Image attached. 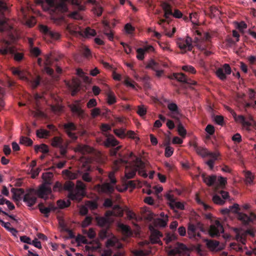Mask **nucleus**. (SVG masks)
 I'll return each mask as SVG.
<instances>
[{
    "label": "nucleus",
    "mask_w": 256,
    "mask_h": 256,
    "mask_svg": "<svg viewBox=\"0 0 256 256\" xmlns=\"http://www.w3.org/2000/svg\"><path fill=\"white\" fill-rule=\"evenodd\" d=\"M34 150L36 152H38L40 150L44 154H47L49 152L48 146L44 144L40 146L36 145L34 146Z\"/></svg>",
    "instance_id": "obj_35"
},
{
    "label": "nucleus",
    "mask_w": 256,
    "mask_h": 256,
    "mask_svg": "<svg viewBox=\"0 0 256 256\" xmlns=\"http://www.w3.org/2000/svg\"><path fill=\"white\" fill-rule=\"evenodd\" d=\"M202 178L204 183L208 186H212L216 182V176L215 175L207 176L205 174H202Z\"/></svg>",
    "instance_id": "obj_24"
},
{
    "label": "nucleus",
    "mask_w": 256,
    "mask_h": 256,
    "mask_svg": "<svg viewBox=\"0 0 256 256\" xmlns=\"http://www.w3.org/2000/svg\"><path fill=\"white\" fill-rule=\"evenodd\" d=\"M38 207L40 212L44 214L45 217L48 218L50 212L49 208L46 207L42 203L39 204Z\"/></svg>",
    "instance_id": "obj_34"
},
{
    "label": "nucleus",
    "mask_w": 256,
    "mask_h": 256,
    "mask_svg": "<svg viewBox=\"0 0 256 256\" xmlns=\"http://www.w3.org/2000/svg\"><path fill=\"white\" fill-rule=\"evenodd\" d=\"M84 35L88 37L90 36H95L96 34L94 30L92 29L89 27L86 28L84 31Z\"/></svg>",
    "instance_id": "obj_51"
},
{
    "label": "nucleus",
    "mask_w": 256,
    "mask_h": 256,
    "mask_svg": "<svg viewBox=\"0 0 256 256\" xmlns=\"http://www.w3.org/2000/svg\"><path fill=\"white\" fill-rule=\"evenodd\" d=\"M98 224L101 227L109 226L110 222L108 218L105 217L98 216L96 218Z\"/></svg>",
    "instance_id": "obj_27"
},
{
    "label": "nucleus",
    "mask_w": 256,
    "mask_h": 256,
    "mask_svg": "<svg viewBox=\"0 0 256 256\" xmlns=\"http://www.w3.org/2000/svg\"><path fill=\"white\" fill-rule=\"evenodd\" d=\"M232 210L234 212L238 213V218L239 220L242 221L244 224H248L250 222L256 221V215L252 212H251L249 216L242 212H238L240 210V206L237 204H234L231 206Z\"/></svg>",
    "instance_id": "obj_4"
},
{
    "label": "nucleus",
    "mask_w": 256,
    "mask_h": 256,
    "mask_svg": "<svg viewBox=\"0 0 256 256\" xmlns=\"http://www.w3.org/2000/svg\"><path fill=\"white\" fill-rule=\"evenodd\" d=\"M76 242H78V243H82L84 244H92V242H90L88 241L86 236H82L81 234H78L76 238Z\"/></svg>",
    "instance_id": "obj_38"
},
{
    "label": "nucleus",
    "mask_w": 256,
    "mask_h": 256,
    "mask_svg": "<svg viewBox=\"0 0 256 256\" xmlns=\"http://www.w3.org/2000/svg\"><path fill=\"white\" fill-rule=\"evenodd\" d=\"M32 140L28 138L22 136L20 138V144L26 146H30L32 144Z\"/></svg>",
    "instance_id": "obj_42"
},
{
    "label": "nucleus",
    "mask_w": 256,
    "mask_h": 256,
    "mask_svg": "<svg viewBox=\"0 0 256 256\" xmlns=\"http://www.w3.org/2000/svg\"><path fill=\"white\" fill-rule=\"evenodd\" d=\"M14 49L12 46H10L8 42H5L4 46L0 47V54L5 56L8 54H14V59L18 62L22 60L24 58V55L22 53H14Z\"/></svg>",
    "instance_id": "obj_6"
},
{
    "label": "nucleus",
    "mask_w": 256,
    "mask_h": 256,
    "mask_svg": "<svg viewBox=\"0 0 256 256\" xmlns=\"http://www.w3.org/2000/svg\"><path fill=\"white\" fill-rule=\"evenodd\" d=\"M110 234L108 230V227L106 228H102L98 234L99 237L101 240H104L110 236Z\"/></svg>",
    "instance_id": "obj_40"
},
{
    "label": "nucleus",
    "mask_w": 256,
    "mask_h": 256,
    "mask_svg": "<svg viewBox=\"0 0 256 256\" xmlns=\"http://www.w3.org/2000/svg\"><path fill=\"white\" fill-rule=\"evenodd\" d=\"M94 189L99 193L111 194L114 190V185L108 182H104L102 184H98L96 185Z\"/></svg>",
    "instance_id": "obj_11"
},
{
    "label": "nucleus",
    "mask_w": 256,
    "mask_h": 256,
    "mask_svg": "<svg viewBox=\"0 0 256 256\" xmlns=\"http://www.w3.org/2000/svg\"><path fill=\"white\" fill-rule=\"evenodd\" d=\"M212 200L214 203L217 204L222 205L224 204L225 201L222 199L220 196L215 194L213 196Z\"/></svg>",
    "instance_id": "obj_53"
},
{
    "label": "nucleus",
    "mask_w": 256,
    "mask_h": 256,
    "mask_svg": "<svg viewBox=\"0 0 256 256\" xmlns=\"http://www.w3.org/2000/svg\"><path fill=\"white\" fill-rule=\"evenodd\" d=\"M146 68H150L156 71L161 68L160 64L154 60H150L146 66Z\"/></svg>",
    "instance_id": "obj_28"
},
{
    "label": "nucleus",
    "mask_w": 256,
    "mask_h": 256,
    "mask_svg": "<svg viewBox=\"0 0 256 256\" xmlns=\"http://www.w3.org/2000/svg\"><path fill=\"white\" fill-rule=\"evenodd\" d=\"M244 106L246 110L251 109L256 110V100H255L254 102H244Z\"/></svg>",
    "instance_id": "obj_48"
},
{
    "label": "nucleus",
    "mask_w": 256,
    "mask_h": 256,
    "mask_svg": "<svg viewBox=\"0 0 256 256\" xmlns=\"http://www.w3.org/2000/svg\"><path fill=\"white\" fill-rule=\"evenodd\" d=\"M168 78L170 79H176L180 82L188 84L190 85H195L196 83L195 81L188 78L186 76L182 73H174Z\"/></svg>",
    "instance_id": "obj_17"
},
{
    "label": "nucleus",
    "mask_w": 256,
    "mask_h": 256,
    "mask_svg": "<svg viewBox=\"0 0 256 256\" xmlns=\"http://www.w3.org/2000/svg\"><path fill=\"white\" fill-rule=\"evenodd\" d=\"M178 134L182 137H185L186 132L184 126L181 124H179L178 126Z\"/></svg>",
    "instance_id": "obj_59"
},
{
    "label": "nucleus",
    "mask_w": 256,
    "mask_h": 256,
    "mask_svg": "<svg viewBox=\"0 0 256 256\" xmlns=\"http://www.w3.org/2000/svg\"><path fill=\"white\" fill-rule=\"evenodd\" d=\"M166 104L168 110L172 112H177L178 106L176 104L170 100H168L166 102Z\"/></svg>",
    "instance_id": "obj_46"
},
{
    "label": "nucleus",
    "mask_w": 256,
    "mask_h": 256,
    "mask_svg": "<svg viewBox=\"0 0 256 256\" xmlns=\"http://www.w3.org/2000/svg\"><path fill=\"white\" fill-rule=\"evenodd\" d=\"M213 120L218 124L223 126L224 124V117L222 116L215 115L214 114L212 115Z\"/></svg>",
    "instance_id": "obj_39"
},
{
    "label": "nucleus",
    "mask_w": 256,
    "mask_h": 256,
    "mask_svg": "<svg viewBox=\"0 0 256 256\" xmlns=\"http://www.w3.org/2000/svg\"><path fill=\"white\" fill-rule=\"evenodd\" d=\"M114 133L120 138L126 137V130L124 128L115 129L114 130Z\"/></svg>",
    "instance_id": "obj_44"
},
{
    "label": "nucleus",
    "mask_w": 256,
    "mask_h": 256,
    "mask_svg": "<svg viewBox=\"0 0 256 256\" xmlns=\"http://www.w3.org/2000/svg\"><path fill=\"white\" fill-rule=\"evenodd\" d=\"M234 232L236 234V239L242 244H244L246 241V237L248 236L246 230H240L238 228H234Z\"/></svg>",
    "instance_id": "obj_22"
},
{
    "label": "nucleus",
    "mask_w": 256,
    "mask_h": 256,
    "mask_svg": "<svg viewBox=\"0 0 256 256\" xmlns=\"http://www.w3.org/2000/svg\"><path fill=\"white\" fill-rule=\"evenodd\" d=\"M162 9L164 12V17L166 19H168L170 16H172L174 18H182V14L178 9H175L172 12V6L166 2H162L160 4Z\"/></svg>",
    "instance_id": "obj_5"
},
{
    "label": "nucleus",
    "mask_w": 256,
    "mask_h": 256,
    "mask_svg": "<svg viewBox=\"0 0 256 256\" xmlns=\"http://www.w3.org/2000/svg\"><path fill=\"white\" fill-rule=\"evenodd\" d=\"M208 247L210 248L215 249L216 248L219 244V242L216 240H208L206 243Z\"/></svg>",
    "instance_id": "obj_57"
},
{
    "label": "nucleus",
    "mask_w": 256,
    "mask_h": 256,
    "mask_svg": "<svg viewBox=\"0 0 256 256\" xmlns=\"http://www.w3.org/2000/svg\"><path fill=\"white\" fill-rule=\"evenodd\" d=\"M53 177V174L51 172H45L42 174V179L44 181L43 184H51V180Z\"/></svg>",
    "instance_id": "obj_33"
},
{
    "label": "nucleus",
    "mask_w": 256,
    "mask_h": 256,
    "mask_svg": "<svg viewBox=\"0 0 256 256\" xmlns=\"http://www.w3.org/2000/svg\"><path fill=\"white\" fill-rule=\"evenodd\" d=\"M93 148L86 144H78L74 148V151L82 154H88L93 152Z\"/></svg>",
    "instance_id": "obj_21"
},
{
    "label": "nucleus",
    "mask_w": 256,
    "mask_h": 256,
    "mask_svg": "<svg viewBox=\"0 0 256 256\" xmlns=\"http://www.w3.org/2000/svg\"><path fill=\"white\" fill-rule=\"evenodd\" d=\"M196 151L199 154L204 156H207L210 157V158L206 161V164L209 166L210 169L212 170L214 168V162L218 160L220 154L217 152H209L207 150L200 147H198Z\"/></svg>",
    "instance_id": "obj_3"
},
{
    "label": "nucleus",
    "mask_w": 256,
    "mask_h": 256,
    "mask_svg": "<svg viewBox=\"0 0 256 256\" xmlns=\"http://www.w3.org/2000/svg\"><path fill=\"white\" fill-rule=\"evenodd\" d=\"M86 185L80 180H78L76 188H74V194H76L75 200L80 201L82 196H84Z\"/></svg>",
    "instance_id": "obj_15"
},
{
    "label": "nucleus",
    "mask_w": 256,
    "mask_h": 256,
    "mask_svg": "<svg viewBox=\"0 0 256 256\" xmlns=\"http://www.w3.org/2000/svg\"><path fill=\"white\" fill-rule=\"evenodd\" d=\"M32 54L34 56H38L40 54V50L37 47L32 48L30 50Z\"/></svg>",
    "instance_id": "obj_64"
},
{
    "label": "nucleus",
    "mask_w": 256,
    "mask_h": 256,
    "mask_svg": "<svg viewBox=\"0 0 256 256\" xmlns=\"http://www.w3.org/2000/svg\"><path fill=\"white\" fill-rule=\"evenodd\" d=\"M168 220V217L166 216L165 218H157L156 220V223L157 226L162 228H164L166 226Z\"/></svg>",
    "instance_id": "obj_37"
},
{
    "label": "nucleus",
    "mask_w": 256,
    "mask_h": 256,
    "mask_svg": "<svg viewBox=\"0 0 256 256\" xmlns=\"http://www.w3.org/2000/svg\"><path fill=\"white\" fill-rule=\"evenodd\" d=\"M170 207L171 208L174 210L175 208L179 209L180 210H183L184 209V206L183 203L180 202L175 201L174 204H172Z\"/></svg>",
    "instance_id": "obj_50"
},
{
    "label": "nucleus",
    "mask_w": 256,
    "mask_h": 256,
    "mask_svg": "<svg viewBox=\"0 0 256 256\" xmlns=\"http://www.w3.org/2000/svg\"><path fill=\"white\" fill-rule=\"evenodd\" d=\"M64 190L68 192V198L74 200L76 198V194H74V184L71 181H66L64 184Z\"/></svg>",
    "instance_id": "obj_18"
},
{
    "label": "nucleus",
    "mask_w": 256,
    "mask_h": 256,
    "mask_svg": "<svg viewBox=\"0 0 256 256\" xmlns=\"http://www.w3.org/2000/svg\"><path fill=\"white\" fill-rule=\"evenodd\" d=\"M82 171L80 170V167L75 172H71L68 170H66V174L68 178L70 180H74L80 177V174Z\"/></svg>",
    "instance_id": "obj_26"
},
{
    "label": "nucleus",
    "mask_w": 256,
    "mask_h": 256,
    "mask_svg": "<svg viewBox=\"0 0 256 256\" xmlns=\"http://www.w3.org/2000/svg\"><path fill=\"white\" fill-rule=\"evenodd\" d=\"M104 145L107 147H114L118 144V142L114 137L107 138L103 142Z\"/></svg>",
    "instance_id": "obj_25"
},
{
    "label": "nucleus",
    "mask_w": 256,
    "mask_h": 256,
    "mask_svg": "<svg viewBox=\"0 0 256 256\" xmlns=\"http://www.w3.org/2000/svg\"><path fill=\"white\" fill-rule=\"evenodd\" d=\"M166 249L167 252L170 256H174L176 254H180L186 252L188 250L184 244L180 242H176L174 248L170 246L166 247Z\"/></svg>",
    "instance_id": "obj_9"
},
{
    "label": "nucleus",
    "mask_w": 256,
    "mask_h": 256,
    "mask_svg": "<svg viewBox=\"0 0 256 256\" xmlns=\"http://www.w3.org/2000/svg\"><path fill=\"white\" fill-rule=\"evenodd\" d=\"M63 127L65 132L66 133L70 138L74 140H77L78 136L75 132H73V131L76 130V126L74 123L70 122L64 124Z\"/></svg>",
    "instance_id": "obj_14"
},
{
    "label": "nucleus",
    "mask_w": 256,
    "mask_h": 256,
    "mask_svg": "<svg viewBox=\"0 0 256 256\" xmlns=\"http://www.w3.org/2000/svg\"><path fill=\"white\" fill-rule=\"evenodd\" d=\"M137 56L136 58L139 60H142L144 58V56L145 54V50L144 48H138L136 50Z\"/></svg>",
    "instance_id": "obj_60"
},
{
    "label": "nucleus",
    "mask_w": 256,
    "mask_h": 256,
    "mask_svg": "<svg viewBox=\"0 0 256 256\" xmlns=\"http://www.w3.org/2000/svg\"><path fill=\"white\" fill-rule=\"evenodd\" d=\"M92 222V218L90 216H86L82 221V228H86L89 226Z\"/></svg>",
    "instance_id": "obj_62"
},
{
    "label": "nucleus",
    "mask_w": 256,
    "mask_h": 256,
    "mask_svg": "<svg viewBox=\"0 0 256 256\" xmlns=\"http://www.w3.org/2000/svg\"><path fill=\"white\" fill-rule=\"evenodd\" d=\"M107 102L109 104H112L116 102V98L114 94L110 92L107 94Z\"/></svg>",
    "instance_id": "obj_47"
},
{
    "label": "nucleus",
    "mask_w": 256,
    "mask_h": 256,
    "mask_svg": "<svg viewBox=\"0 0 256 256\" xmlns=\"http://www.w3.org/2000/svg\"><path fill=\"white\" fill-rule=\"evenodd\" d=\"M86 206L91 210H95L98 208V204L95 201L88 200L86 202Z\"/></svg>",
    "instance_id": "obj_56"
},
{
    "label": "nucleus",
    "mask_w": 256,
    "mask_h": 256,
    "mask_svg": "<svg viewBox=\"0 0 256 256\" xmlns=\"http://www.w3.org/2000/svg\"><path fill=\"white\" fill-rule=\"evenodd\" d=\"M116 163L121 164H127L125 170V176L130 179L136 176L138 172L139 175L146 178L148 175L145 171L146 164L141 158L134 154L132 152L127 154L124 156H120Z\"/></svg>",
    "instance_id": "obj_1"
},
{
    "label": "nucleus",
    "mask_w": 256,
    "mask_h": 256,
    "mask_svg": "<svg viewBox=\"0 0 256 256\" xmlns=\"http://www.w3.org/2000/svg\"><path fill=\"white\" fill-rule=\"evenodd\" d=\"M176 238V236L174 234H168L164 238V240L165 241L166 243L168 244L173 240H175Z\"/></svg>",
    "instance_id": "obj_61"
},
{
    "label": "nucleus",
    "mask_w": 256,
    "mask_h": 256,
    "mask_svg": "<svg viewBox=\"0 0 256 256\" xmlns=\"http://www.w3.org/2000/svg\"><path fill=\"white\" fill-rule=\"evenodd\" d=\"M52 145L54 147L59 148L62 144V140L61 138L55 136L54 137L52 140Z\"/></svg>",
    "instance_id": "obj_43"
},
{
    "label": "nucleus",
    "mask_w": 256,
    "mask_h": 256,
    "mask_svg": "<svg viewBox=\"0 0 256 256\" xmlns=\"http://www.w3.org/2000/svg\"><path fill=\"white\" fill-rule=\"evenodd\" d=\"M119 228H120L122 232L125 235H126L127 236H129L132 234V232H131L130 228L128 226H126V225H125L124 224H120L119 226Z\"/></svg>",
    "instance_id": "obj_41"
},
{
    "label": "nucleus",
    "mask_w": 256,
    "mask_h": 256,
    "mask_svg": "<svg viewBox=\"0 0 256 256\" xmlns=\"http://www.w3.org/2000/svg\"><path fill=\"white\" fill-rule=\"evenodd\" d=\"M80 170H82V172L80 174V176L82 177V180L86 182H90L92 178L90 176V172L92 171L90 166L85 162L80 167Z\"/></svg>",
    "instance_id": "obj_16"
},
{
    "label": "nucleus",
    "mask_w": 256,
    "mask_h": 256,
    "mask_svg": "<svg viewBox=\"0 0 256 256\" xmlns=\"http://www.w3.org/2000/svg\"><path fill=\"white\" fill-rule=\"evenodd\" d=\"M36 134L38 137L41 138H46L51 135L50 131L43 128L38 130L36 132Z\"/></svg>",
    "instance_id": "obj_32"
},
{
    "label": "nucleus",
    "mask_w": 256,
    "mask_h": 256,
    "mask_svg": "<svg viewBox=\"0 0 256 256\" xmlns=\"http://www.w3.org/2000/svg\"><path fill=\"white\" fill-rule=\"evenodd\" d=\"M50 184H42L36 191V194L40 198L46 200L48 198V195L52 192V189Z\"/></svg>",
    "instance_id": "obj_13"
},
{
    "label": "nucleus",
    "mask_w": 256,
    "mask_h": 256,
    "mask_svg": "<svg viewBox=\"0 0 256 256\" xmlns=\"http://www.w3.org/2000/svg\"><path fill=\"white\" fill-rule=\"evenodd\" d=\"M46 3L48 4V8L54 12L56 10L60 12H66L68 10L67 6L64 1L59 2H56L54 0H45Z\"/></svg>",
    "instance_id": "obj_7"
},
{
    "label": "nucleus",
    "mask_w": 256,
    "mask_h": 256,
    "mask_svg": "<svg viewBox=\"0 0 256 256\" xmlns=\"http://www.w3.org/2000/svg\"><path fill=\"white\" fill-rule=\"evenodd\" d=\"M36 194V190L34 188H29L26 190V194L24 195L23 201L28 206L31 207L36 203L37 200Z\"/></svg>",
    "instance_id": "obj_10"
},
{
    "label": "nucleus",
    "mask_w": 256,
    "mask_h": 256,
    "mask_svg": "<svg viewBox=\"0 0 256 256\" xmlns=\"http://www.w3.org/2000/svg\"><path fill=\"white\" fill-rule=\"evenodd\" d=\"M11 192L13 194L14 199L18 200L20 199L21 196L24 194V190L22 188L15 189L12 188L11 190Z\"/></svg>",
    "instance_id": "obj_29"
},
{
    "label": "nucleus",
    "mask_w": 256,
    "mask_h": 256,
    "mask_svg": "<svg viewBox=\"0 0 256 256\" xmlns=\"http://www.w3.org/2000/svg\"><path fill=\"white\" fill-rule=\"evenodd\" d=\"M39 28L40 32L48 36L52 31L48 26L43 24H40L39 26Z\"/></svg>",
    "instance_id": "obj_55"
},
{
    "label": "nucleus",
    "mask_w": 256,
    "mask_h": 256,
    "mask_svg": "<svg viewBox=\"0 0 256 256\" xmlns=\"http://www.w3.org/2000/svg\"><path fill=\"white\" fill-rule=\"evenodd\" d=\"M196 226L193 224L190 223L188 225V234L190 238L198 240L200 238V234L197 232Z\"/></svg>",
    "instance_id": "obj_19"
},
{
    "label": "nucleus",
    "mask_w": 256,
    "mask_h": 256,
    "mask_svg": "<svg viewBox=\"0 0 256 256\" xmlns=\"http://www.w3.org/2000/svg\"><path fill=\"white\" fill-rule=\"evenodd\" d=\"M70 90L72 96H74L80 90V84L76 81L73 82Z\"/></svg>",
    "instance_id": "obj_36"
},
{
    "label": "nucleus",
    "mask_w": 256,
    "mask_h": 256,
    "mask_svg": "<svg viewBox=\"0 0 256 256\" xmlns=\"http://www.w3.org/2000/svg\"><path fill=\"white\" fill-rule=\"evenodd\" d=\"M205 130L207 133H208L210 135H212L215 132L214 128V126L212 124H208Z\"/></svg>",
    "instance_id": "obj_63"
},
{
    "label": "nucleus",
    "mask_w": 256,
    "mask_h": 256,
    "mask_svg": "<svg viewBox=\"0 0 256 256\" xmlns=\"http://www.w3.org/2000/svg\"><path fill=\"white\" fill-rule=\"evenodd\" d=\"M162 236V234L161 232L158 230H154L152 232L150 236V240L152 244H158L162 245V243L160 240V238Z\"/></svg>",
    "instance_id": "obj_23"
},
{
    "label": "nucleus",
    "mask_w": 256,
    "mask_h": 256,
    "mask_svg": "<svg viewBox=\"0 0 256 256\" xmlns=\"http://www.w3.org/2000/svg\"><path fill=\"white\" fill-rule=\"evenodd\" d=\"M70 204V200H68L67 202H66L64 200H60L57 201V205L60 208H65L68 207Z\"/></svg>",
    "instance_id": "obj_49"
},
{
    "label": "nucleus",
    "mask_w": 256,
    "mask_h": 256,
    "mask_svg": "<svg viewBox=\"0 0 256 256\" xmlns=\"http://www.w3.org/2000/svg\"><path fill=\"white\" fill-rule=\"evenodd\" d=\"M12 29V26H10L6 20H0V32L10 31Z\"/></svg>",
    "instance_id": "obj_30"
},
{
    "label": "nucleus",
    "mask_w": 256,
    "mask_h": 256,
    "mask_svg": "<svg viewBox=\"0 0 256 256\" xmlns=\"http://www.w3.org/2000/svg\"><path fill=\"white\" fill-rule=\"evenodd\" d=\"M192 42V38L189 36H186L185 38H178L176 40V44L181 50L186 52L192 50L193 48Z\"/></svg>",
    "instance_id": "obj_8"
},
{
    "label": "nucleus",
    "mask_w": 256,
    "mask_h": 256,
    "mask_svg": "<svg viewBox=\"0 0 256 256\" xmlns=\"http://www.w3.org/2000/svg\"><path fill=\"white\" fill-rule=\"evenodd\" d=\"M246 182L247 184H253L254 176L252 172L248 171L245 174Z\"/></svg>",
    "instance_id": "obj_45"
},
{
    "label": "nucleus",
    "mask_w": 256,
    "mask_h": 256,
    "mask_svg": "<svg viewBox=\"0 0 256 256\" xmlns=\"http://www.w3.org/2000/svg\"><path fill=\"white\" fill-rule=\"evenodd\" d=\"M42 77L39 75H36L31 76L30 78H28L26 76V78L24 80H26L30 85L32 88H36L40 83L42 80Z\"/></svg>",
    "instance_id": "obj_20"
},
{
    "label": "nucleus",
    "mask_w": 256,
    "mask_h": 256,
    "mask_svg": "<svg viewBox=\"0 0 256 256\" xmlns=\"http://www.w3.org/2000/svg\"><path fill=\"white\" fill-rule=\"evenodd\" d=\"M224 232V229L222 224L218 220H216L214 224L210 226L208 232L210 235L214 238L220 236Z\"/></svg>",
    "instance_id": "obj_12"
},
{
    "label": "nucleus",
    "mask_w": 256,
    "mask_h": 256,
    "mask_svg": "<svg viewBox=\"0 0 256 256\" xmlns=\"http://www.w3.org/2000/svg\"><path fill=\"white\" fill-rule=\"evenodd\" d=\"M82 232L84 234H87L88 236L91 239L95 238L96 235L95 232L92 228H90L88 231L86 230H84Z\"/></svg>",
    "instance_id": "obj_54"
},
{
    "label": "nucleus",
    "mask_w": 256,
    "mask_h": 256,
    "mask_svg": "<svg viewBox=\"0 0 256 256\" xmlns=\"http://www.w3.org/2000/svg\"><path fill=\"white\" fill-rule=\"evenodd\" d=\"M92 244H90L92 246L86 245L85 246V250L86 251L92 250L94 252L100 248V244L98 241L92 240Z\"/></svg>",
    "instance_id": "obj_31"
},
{
    "label": "nucleus",
    "mask_w": 256,
    "mask_h": 256,
    "mask_svg": "<svg viewBox=\"0 0 256 256\" xmlns=\"http://www.w3.org/2000/svg\"><path fill=\"white\" fill-rule=\"evenodd\" d=\"M182 70L185 72H189L191 74H194L196 73V70L192 66L186 65L182 67Z\"/></svg>",
    "instance_id": "obj_58"
},
{
    "label": "nucleus",
    "mask_w": 256,
    "mask_h": 256,
    "mask_svg": "<svg viewBox=\"0 0 256 256\" xmlns=\"http://www.w3.org/2000/svg\"><path fill=\"white\" fill-rule=\"evenodd\" d=\"M233 116L235 121L241 124L246 130H250V126H252L256 130V122L251 116L245 118L242 115H238L236 113H233Z\"/></svg>",
    "instance_id": "obj_2"
},
{
    "label": "nucleus",
    "mask_w": 256,
    "mask_h": 256,
    "mask_svg": "<svg viewBox=\"0 0 256 256\" xmlns=\"http://www.w3.org/2000/svg\"><path fill=\"white\" fill-rule=\"evenodd\" d=\"M216 74L221 80H224L226 78V74L224 72V69L222 68H218L216 70Z\"/></svg>",
    "instance_id": "obj_52"
}]
</instances>
